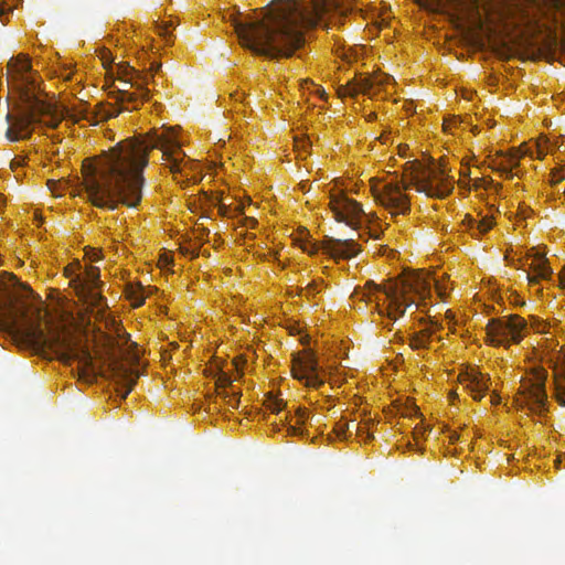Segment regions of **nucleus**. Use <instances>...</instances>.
<instances>
[{
	"label": "nucleus",
	"instance_id": "f257e3e1",
	"mask_svg": "<svg viewBox=\"0 0 565 565\" xmlns=\"http://www.w3.org/2000/svg\"><path fill=\"white\" fill-rule=\"evenodd\" d=\"M178 148L172 136L150 132L143 138L126 139L111 148L97 166H84V186L88 200L100 209L116 210L120 204L136 207L142 199L143 169L151 149H160L171 161L173 173L180 172L172 157Z\"/></svg>",
	"mask_w": 565,
	"mask_h": 565
},
{
	"label": "nucleus",
	"instance_id": "f03ea898",
	"mask_svg": "<svg viewBox=\"0 0 565 565\" xmlns=\"http://www.w3.org/2000/svg\"><path fill=\"white\" fill-rule=\"evenodd\" d=\"M329 4L330 0L309 6L284 2L262 17L235 21V32L241 44L256 55L290 56L305 41L302 29L316 26Z\"/></svg>",
	"mask_w": 565,
	"mask_h": 565
},
{
	"label": "nucleus",
	"instance_id": "7ed1b4c3",
	"mask_svg": "<svg viewBox=\"0 0 565 565\" xmlns=\"http://www.w3.org/2000/svg\"><path fill=\"white\" fill-rule=\"evenodd\" d=\"M0 328L34 348L61 351L60 359L65 363H70L73 360L78 361L81 376L89 377L95 375L93 356L87 349L81 348L75 350L61 334H46L40 323L25 318L24 311L11 310L1 313Z\"/></svg>",
	"mask_w": 565,
	"mask_h": 565
},
{
	"label": "nucleus",
	"instance_id": "20e7f679",
	"mask_svg": "<svg viewBox=\"0 0 565 565\" xmlns=\"http://www.w3.org/2000/svg\"><path fill=\"white\" fill-rule=\"evenodd\" d=\"M414 184L418 192L427 196L443 199L451 193L454 185L438 167H423L418 174L412 178L409 183L399 184L391 182L384 185L382 191H375V200L383 206L394 210L398 214H406L411 210L408 196L403 190H408Z\"/></svg>",
	"mask_w": 565,
	"mask_h": 565
},
{
	"label": "nucleus",
	"instance_id": "39448f33",
	"mask_svg": "<svg viewBox=\"0 0 565 565\" xmlns=\"http://www.w3.org/2000/svg\"><path fill=\"white\" fill-rule=\"evenodd\" d=\"M384 292L390 303L386 309H380L379 313L396 320L398 317H403L406 309L414 303V300L408 295L416 294L424 299L430 292V282L422 275H413L399 284H395Z\"/></svg>",
	"mask_w": 565,
	"mask_h": 565
},
{
	"label": "nucleus",
	"instance_id": "423d86ee",
	"mask_svg": "<svg viewBox=\"0 0 565 565\" xmlns=\"http://www.w3.org/2000/svg\"><path fill=\"white\" fill-rule=\"evenodd\" d=\"M525 326L524 319L519 316L490 319L486 327L487 341L493 347H509L511 343H520L523 339Z\"/></svg>",
	"mask_w": 565,
	"mask_h": 565
},
{
	"label": "nucleus",
	"instance_id": "0eeeda50",
	"mask_svg": "<svg viewBox=\"0 0 565 565\" xmlns=\"http://www.w3.org/2000/svg\"><path fill=\"white\" fill-rule=\"evenodd\" d=\"M122 76L126 77L124 82L126 84H130L131 87H135L136 92H130L122 87L113 92L111 96L119 104H131V108L126 107V110H135L149 98V89L146 87L149 83V75H142L134 67L127 66L122 71Z\"/></svg>",
	"mask_w": 565,
	"mask_h": 565
},
{
	"label": "nucleus",
	"instance_id": "6e6552de",
	"mask_svg": "<svg viewBox=\"0 0 565 565\" xmlns=\"http://www.w3.org/2000/svg\"><path fill=\"white\" fill-rule=\"evenodd\" d=\"M547 373L544 369H535L532 374L521 381V393L531 402V409L542 412L547 401L545 382Z\"/></svg>",
	"mask_w": 565,
	"mask_h": 565
},
{
	"label": "nucleus",
	"instance_id": "1a4fd4ad",
	"mask_svg": "<svg viewBox=\"0 0 565 565\" xmlns=\"http://www.w3.org/2000/svg\"><path fill=\"white\" fill-rule=\"evenodd\" d=\"M292 376L298 381H305L307 386L320 387L324 380L319 374V365L311 352L298 353L294 356Z\"/></svg>",
	"mask_w": 565,
	"mask_h": 565
},
{
	"label": "nucleus",
	"instance_id": "9d476101",
	"mask_svg": "<svg viewBox=\"0 0 565 565\" xmlns=\"http://www.w3.org/2000/svg\"><path fill=\"white\" fill-rule=\"evenodd\" d=\"M50 113V106L41 102H35L31 110L17 118L7 130V138L11 141L28 139L32 135V125L36 122L39 116Z\"/></svg>",
	"mask_w": 565,
	"mask_h": 565
},
{
	"label": "nucleus",
	"instance_id": "9b49d317",
	"mask_svg": "<svg viewBox=\"0 0 565 565\" xmlns=\"http://www.w3.org/2000/svg\"><path fill=\"white\" fill-rule=\"evenodd\" d=\"M330 206L338 222L354 228L360 226L361 217L366 216L360 203L343 194L332 195Z\"/></svg>",
	"mask_w": 565,
	"mask_h": 565
},
{
	"label": "nucleus",
	"instance_id": "f8f14e48",
	"mask_svg": "<svg viewBox=\"0 0 565 565\" xmlns=\"http://www.w3.org/2000/svg\"><path fill=\"white\" fill-rule=\"evenodd\" d=\"M527 258L532 262L527 265L529 269L525 270L526 279L530 285H536L540 280H551L553 276V269L548 264V259L543 253L536 248H532L527 253Z\"/></svg>",
	"mask_w": 565,
	"mask_h": 565
},
{
	"label": "nucleus",
	"instance_id": "ddd939ff",
	"mask_svg": "<svg viewBox=\"0 0 565 565\" xmlns=\"http://www.w3.org/2000/svg\"><path fill=\"white\" fill-rule=\"evenodd\" d=\"M99 268L89 266L83 274H74L71 266L65 268V274L71 278V286L77 291L92 289H99L103 282L99 280Z\"/></svg>",
	"mask_w": 565,
	"mask_h": 565
},
{
	"label": "nucleus",
	"instance_id": "4468645a",
	"mask_svg": "<svg viewBox=\"0 0 565 565\" xmlns=\"http://www.w3.org/2000/svg\"><path fill=\"white\" fill-rule=\"evenodd\" d=\"M323 252L334 259H349L356 256L360 252L353 239L328 238L323 243Z\"/></svg>",
	"mask_w": 565,
	"mask_h": 565
},
{
	"label": "nucleus",
	"instance_id": "2eb2a0df",
	"mask_svg": "<svg viewBox=\"0 0 565 565\" xmlns=\"http://www.w3.org/2000/svg\"><path fill=\"white\" fill-rule=\"evenodd\" d=\"M113 376L118 385L117 390L120 396L126 398L137 383L138 373L122 364L116 363L113 366Z\"/></svg>",
	"mask_w": 565,
	"mask_h": 565
},
{
	"label": "nucleus",
	"instance_id": "dca6fc26",
	"mask_svg": "<svg viewBox=\"0 0 565 565\" xmlns=\"http://www.w3.org/2000/svg\"><path fill=\"white\" fill-rule=\"evenodd\" d=\"M490 379L480 372L471 371L461 375V383L471 393L476 401H480L488 392Z\"/></svg>",
	"mask_w": 565,
	"mask_h": 565
},
{
	"label": "nucleus",
	"instance_id": "f3484780",
	"mask_svg": "<svg viewBox=\"0 0 565 565\" xmlns=\"http://www.w3.org/2000/svg\"><path fill=\"white\" fill-rule=\"evenodd\" d=\"M31 71V63L26 55L20 54L11 58L8 63V72L11 75H17L23 83L31 84L29 73Z\"/></svg>",
	"mask_w": 565,
	"mask_h": 565
},
{
	"label": "nucleus",
	"instance_id": "a211bd4d",
	"mask_svg": "<svg viewBox=\"0 0 565 565\" xmlns=\"http://www.w3.org/2000/svg\"><path fill=\"white\" fill-rule=\"evenodd\" d=\"M92 309H97L98 312L104 313L108 308L105 297L96 291V289H87L76 292Z\"/></svg>",
	"mask_w": 565,
	"mask_h": 565
},
{
	"label": "nucleus",
	"instance_id": "6ab92c4d",
	"mask_svg": "<svg viewBox=\"0 0 565 565\" xmlns=\"http://www.w3.org/2000/svg\"><path fill=\"white\" fill-rule=\"evenodd\" d=\"M433 335V330L429 328L423 329L419 332L412 334L409 345L414 350L426 349Z\"/></svg>",
	"mask_w": 565,
	"mask_h": 565
},
{
	"label": "nucleus",
	"instance_id": "aec40b11",
	"mask_svg": "<svg viewBox=\"0 0 565 565\" xmlns=\"http://www.w3.org/2000/svg\"><path fill=\"white\" fill-rule=\"evenodd\" d=\"M267 407L273 413H279L286 407V403L281 399L275 396L273 393L267 394Z\"/></svg>",
	"mask_w": 565,
	"mask_h": 565
},
{
	"label": "nucleus",
	"instance_id": "412c9836",
	"mask_svg": "<svg viewBox=\"0 0 565 565\" xmlns=\"http://www.w3.org/2000/svg\"><path fill=\"white\" fill-rule=\"evenodd\" d=\"M354 87L352 88L351 92L353 93H356V94H367L370 93L372 86H373V82L370 79V78H362V79H354Z\"/></svg>",
	"mask_w": 565,
	"mask_h": 565
},
{
	"label": "nucleus",
	"instance_id": "4be33fe9",
	"mask_svg": "<svg viewBox=\"0 0 565 565\" xmlns=\"http://www.w3.org/2000/svg\"><path fill=\"white\" fill-rule=\"evenodd\" d=\"M493 226V220L492 217H484L482 218L481 221H477V224H476V230L478 232V234H472L473 236L476 235H481V234H484L487 233L489 230H491Z\"/></svg>",
	"mask_w": 565,
	"mask_h": 565
},
{
	"label": "nucleus",
	"instance_id": "5701e85b",
	"mask_svg": "<svg viewBox=\"0 0 565 565\" xmlns=\"http://www.w3.org/2000/svg\"><path fill=\"white\" fill-rule=\"evenodd\" d=\"M128 297L134 301L135 307H140L145 302V296L142 295L141 287L139 289L130 287L128 290Z\"/></svg>",
	"mask_w": 565,
	"mask_h": 565
},
{
	"label": "nucleus",
	"instance_id": "b1692460",
	"mask_svg": "<svg viewBox=\"0 0 565 565\" xmlns=\"http://www.w3.org/2000/svg\"><path fill=\"white\" fill-rule=\"evenodd\" d=\"M350 431V423L348 422H339L334 427V433L337 437L340 439H345L348 437V433Z\"/></svg>",
	"mask_w": 565,
	"mask_h": 565
},
{
	"label": "nucleus",
	"instance_id": "393cba45",
	"mask_svg": "<svg viewBox=\"0 0 565 565\" xmlns=\"http://www.w3.org/2000/svg\"><path fill=\"white\" fill-rule=\"evenodd\" d=\"M555 397L561 405L565 406V381L556 384Z\"/></svg>",
	"mask_w": 565,
	"mask_h": 565
},
{
	"label": "nucleus",
	"instance_id": "a878e982",
	"mask_svg": "<svg viewBox=\"0 0 565 565\" xmlns=\"http://www.w3.org/2000/svg\"><path fill=\"white\" fill-rule=\"evenodd\" d=\"M296 416L298 418L297 424H303L305 420L308 418V411L302 407H298L296 409Z\"/></svg>",
	"mask_w": 565,
	"mask_h": 565
},
{
	"label": "nucleus",
	"instance_id": "bb28decb",
	"mask_svg": "<svg viewBox=\"0 0 565 565\" xmlns=\"http://www.w3.org/2000/svg\"><path fill=\"white\" fill-rule=\"evenodd\" d=\"M231 384H232V380H231V377L227 374L223 373V374H221L218 376V379H217V386L218 387H226V386H228Z\"/></svg>",
	"mask_w": 565,
	"mask_h": 565
},
{
	"label": "nucleus",
	"instance_id": "cd10ccee",
	"mask_svg": "<svg viewBox=\"0 0 565 565\" xmlns=\"http://www.w3.org/2000/svg\"><path fill=\"white\" fill-rule=\"evenodd\" d=\"M462 223L468 230H475L477 221L471 215L466 214Z\"/></svg>",
	"mask_w": 565,
	"mask_h": 565
},
{
	"label": "nucleus",
	"instance_id": "c85d7f7f",
	"mask_svg": "<svg viewBox=\"0 0 565 565\" xmlns=\"http://www.w3.org/2000/svg\"><path fill=\"white\" fill-rule=\"evenodd\" d=\"M353 87H354V82L352 81V82L348 83L347 85L341 86L340 93L345 96L347 95L354 96V95H356V93L351 92Z\"/></svg>",
	"mask_w": 565,
	"mask_h": 565
},
{
	"label": "nucleus",
	"instance_id": "c756f323",
	"mask_svg": "<svg viewBox=\"0 0 565 565\" xmlns=\"http://www.w3.org/2000/svg\"><path fill=\"white\" fill-rule=\"evenodd\" d=\"M302 249H303L306 253H308V254H310V255H313V254H316V253L319 250V247H318V246H317V244H315V243H308V244H305V245L302 246Z\"/></svg>",
	"mask_w": 565,
	"mask_h": 565
},
{
	"label": "nucleus",
	"instance_id": "7c9ffc66",
	"mask_svg": "<svg viewBox=\"0 0 565 565\" xmlns=\"http://www.w3.org/2000/svg\"><path fill=\"white\" fill-rule=\"evenodd\" d=\"M500 172L502 174L505 175V178L508 179H512L513 178V173H512V167H503V168H500Z\"/></svg>",
	"mask_w": 565,
	"mask_h": 565
},
{
	"label": "nucleus",
	"instance_id": "2f4dec72",
	"mask_svg": "<svg viewBox=\"0 0 565 565\" xmlns=\"http://www.w3.org/2000/svg\"><path fill=\"white\" fill-rule=\"evenodd\" d=\"M288 431L291 435H298L301 433L300 428H298L297 426H292V425L288 427Z\"/></svg>",
	"mask_w": 565,
	"mask_h": 565
},
{
	"label": "nucleus",
	"instance_id": "473e14b6",
	"mask_svg": "<svg viewBox=\"0 0 565 565\" xmlns=\"http://www.w3.org/2000/svg\"><path fill=\"white\" fill-rule=\"evenodd\" d=\"M161 65L159 63H152L151 67H150V72H151V77L153 76V73L158 72L160 70Z\"/></svg>",
	"mask_w": 565,
	"mask_h": 565
},
{
	"label": "nucleus",
	"instance_id": "72a5a7b5",
	"mask_svg": "<svg viewBox=\"0 0 565 565\" xmlns=\"http://www.w3.org/2000/svg\"><path fill=\"white\" fill-rule=\"evenodd\" d=\"M367 235L371 238L379 239L381 234L376 231L367 230Z\"/></svg>",
	"mask_w": 565,
	"mask_h": 565
},
{
	"label": "nucleus",
	"instance_id": "f704fd0d",
	"mask_svg": "<svg viewBox=\"0 0 565 565\" xmlns=\"http://www.w3.org/2000/svg\"><path fill=\"white\" fill-rule=\"evenodd\" d=\"M559 285L563 288L565 287V267L563 268V270L559 274Z\"/></svg>",
	"mask_w": 565,
	"mask_h": 565
},
{
	"label": "nucleus",
	"instance_id": "c9c22d12",
	"mask_svg": "<svg viewBox=\"0 0 565 565\" xmlns=\"http://www.w3.org/2000/svg\"><path fill=\"white\" fill-rule=\"evenodd\" d=\"M353 426H354V428H355L356 434H362V433H364V428H363V427H361V425H360V424H356V425H353Z\"/></svg>",
	"mask_w": 565,
	"mask_h": 565
},
{
	"label": "nucleus",
	"instance_id": "e433bc0d",
	"mask_svg": "<svg viewBox=\"0 0 565 565\" xmlns=\"http://www.w3.org/2000/svg\"><path fill=\"white\" fill-rule=\"evenodd\" d=\"M536 151H537L536 158L542 159L544 157V152L539 147H537Z\"/></svg>",
	"mask_w": 565,
	"mask_h": 565
},
{
	"label": "nucleus",
	"instance_id": "4c0bfd02",
	"mask_svg": "<svg viewBox=\"0 0 565 565\" xmlns=\"http://www.w3.org/2000/svg\"><path fill=\"white\" fill-rule=\"evenodd\" d=\"M103 61H104V62H103V63H104V66H105V67H108V65L110 64V61L108 60V57H107V56H103Z\"/></svg>",
	"mask_w": 565,
	"mask_h": 565
},
{
	"label": "nucleus",
	"instance_id": "58836bf2",
	"mask_svg": "<svg viewBox=\"0 0 565 565\" xmlns=\"http://www.w3.org/2000/svg\"><path fill=\"white\" fill-rule=\"evenodd\" d=\"M458 438H459V437H458V434H457V433H452V434L450 435V439H451L452 441L457 440Z\"/></svg>",
	"mask_w": 565,
	"mask_h": 565
},
{
	"label": "nucleus",
	"instance_id": "ea45409f",
	"mask_svg": "<svg viewBox=\"0 0 565 565\" xmlns=\"http://www.w3.org/2000/svg\"><path fill=\"white\" fill-rule=\"evenodd\" d=\"M516 160H518L516 156H512L511 159H510L511 163L514 164V166L516 164V162H515Z\"/></svg>",
	"mask_w": 565,
	"mask_h": 565
},
{
	"label": "nucleus",
	"instance_id": "a19ab883",
	"mask_svg": "<svg viewBox=\"0 0 565 565\" xmlns=\"http://www.w3.org/2000/svg\"><path fill=\"white\" fill-rule=\"evenodd\" d=\"M482 182H483V180H481V179L476 180L475 186L476 188L480 186Z\"/></svg>",
	"mask_w": 565,
	"mask_h": 565
},
{
	"label": "nucleus",
	"instance_id": "79ce46f5",
	"mask_svg": "<svg viewBox=\"0 0 565 565\" xmlns=\"http://www.w3.org/2000/svg\"><path fill=\"white\" fill-rule=\"evenodd\" d=\"M119 114V111H114V113H109L108 114V117H116L117 115Z\"/></svg>",
	"mask_w": 565,
	"mask_h": 565
},
{
	"label": "nucleus",
	"instance_id": "37998d69",
	"mask_svg": "<svg viewBox=\"0 0 565 565\" xmlns=\"http://www.w3.org/2000/svg\"><path fill=\"white\" fill-rule=\"evenodd\" d=\"M488 184H489V185H491V186H494V188H498V186H499V184H494V182H493L492 180H490V181L488 182Z\"/></svg>",
	"mask_w": 565,
	"mask_h": 565
},
{
	"label": "nucleus",
	"instance_id": "c03bdc74",
	"mask_svg": "<svg viewBox=\"0 0 565 565\" xmlns=\"http://www.w3.org/2000/svg\"><path fill=\"white\" fill-rule=\"evenodd\" d=\"M4 204V199L0 195V206Z\"/></svg>",
	"mask_w": 565,
	"mask_h": 565
},
{
	"label": "nucleus",
	"instance_id": "a18cd8bd",
	"mask_svg": "<svg viewBox=\"0 0 565 565\" xmlns=\"http://www.w3.org/2000/svg\"><path fill=\"white\" fill-rule=\"evenodd\" d=\"M13 163L21 164L20 160L18 161L17 159H13L12 164Z\"/></svg>",
	"mask_w": 565,
	"mask_h": 565
},
{
	"label": "nucleus",
	"instance_id": "49530a36",
	"mask_svg": "<svg viewBox=\"0 0 565 565\" xmlns=\"http://www.w3.org/2000/svg\"><path fill=\"white\" fill-rule=\"evenodd\" d=\"M248 221H249L250 223H253V224H254V223H256V221H255L254 218H249Z\"/></svg>",
	"mask_w": 565,
	"mask_h": 565
},
{
	"label": "nucleus",
	"instance_id": "de8ad7c7",
	"mask_svg": "<svg viewBox=\"0 0 565 565\" xmlns=\"http://www.w3.org/2000/svg\"><path fill=\"white\" fill-rule=\"evenodd\" d=\"M2 13H3V10H2V9H0V15H1Z\"/></svg>",
	"mask_w": 565,
	"mask_h": 565
}]
</instances>
